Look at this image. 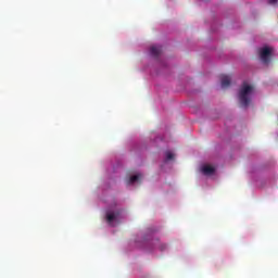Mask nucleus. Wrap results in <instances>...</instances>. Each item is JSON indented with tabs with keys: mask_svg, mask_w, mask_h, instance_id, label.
<instances>
[{
	"mask_svg": "<svg viewBox=\"0 0 278 278\" xmlns=\"http://www.w3.org/2000/svg\"><path fill=\"white\" fill-rule=\"evenodd\" d=\"M251 94H253V86L244 81L239 91V102L241 103L242 108H249L251 104Z\"/></svg>",
	"mask_w": 278,
	"mask_h": 278,
	"instance_id": "nucleus-1",
	"label": "nucleus"
},
{
	"mask_svg": "<svg viewBox=\"0 0 278 278\" xmlns=\"http://www.w3.org/2000/svg\"><path fill=\"white\" fill-rule=\"evenodd\" d=\"M270 55H273V50L268 47L261 48L260 58L263 64H268L270 62Z\"/></svg>",
	"mask_w": 278,
	"mask_h": 278,
	"instance_id": "nucleus-2",
	"label": "nucleus"
},
{
	"mask_svg": "<svg viewBox=\"0 0 278 278\" xmlns=\"http://www.w3.org/2000/svg\"><path fill=\"white\" fill-rule=\"evenodd\" d=\"M118 216H121V212H109L106 213V222L109 225H113L114 220H118Z\"/></svg>",
	"mask_w": 278,
	"mask_h": 278,
	"instance_id": "nucleus-3",
	"label": "nucleus"
},
{
	"mask_svg": "<svg viewBox=\"0 0 278 278\" xmlns=\"http://www.w3.org/2000/svg\"><path fill=\"white\" fill-rule=\"evenodd\" d=\"M150 53L153 58H160V54L162 53V46H152L150 48Z\"/></svg>",
	"mask_w": 278,
	"mask_h": 278,
	"instance_id": "nucleus-4",
	"label": "nucleus"
},
{
	"mask_svg": "<svg viewBox=\"0 0 278 278\" xmlns=\"http://www.w3.org/2000/svg\"><path fill=\"white\" fill-rule=\"evenodd\" d=\"M220 81H222V88H229V86H231V77L227 75H222Z\"/></svg>",
	"mask_w": 278,
	"mask_h": 278,
	"instance_id": "nucleus-5",
	"label": "nucleus"
},
{
	"mask_svg": "<svg viewBox=\"0 0 278 278\" xmlns=\"http://www.w3.org/2000/svg\"><path fill=\"white\" fill-rule=\"evenodd\" d=\"M215 170L216 169L214 168V166H211V165H204L202 167L203 175H214Z\"/></svg>",
	"mask_w": 278,
	"mask_h": 278,
	"instance_id": "nucleus-6",
	"label": "nucleus"
},
{
	"mask_svg": "<svg viewBox=\"0 0 278 278\" xmlns=\"http://www.w3.org/2000/svg\"><path fill=\"white\" fill-rule=\"evenodd\" d=\"M140 177H142L141 174H137V175H134L129 178V181L128 184H136V181H139L140 180Z\"/></svg>",
	"mask_w": 278,
	"mask_h": 278,
	"instance_id": "nucleus-7",
	"label": "nucleus"
},
{
	"mask_svg": "<svg viewBox=\"0 0 278 278\" xmlns=\"http://www.w3.org/2000/svg\"><path fill=\"white\" fill-rule=\"evenodd\" d=\"M165 155H166V161L167 162H170V160H175V154H173V152H170V151H167L165 153Z\"/></svg>",
	"mask_w": 278,
	"mask_h": 278,
	"instance_id": "nucleus-8",
	"label": "nucleus"
},
{
	"mask_svg": "<svg viewBox=\"0 0 278 278\" xmlns=\"http://www.w3.org/2000/svg\"><path fill=\"white\" fill-rule=\"evenodd\" d=\"M167 247L168 245H166V244H161L160 249H161V251H166Z\"/></svg>",
	"mask_w": 278,
	"mask_h": 278,
	"instance_id": "nucleus-9",
	"label": "nucleus"
},
{
	"mask_svg": "<svg viewBox=\"0 0 278 278\" xmlns=\"http://www.w3.org/2000/svg\"><path fill=\"white\" fill-rule=\"evenodd\" d=\"M277 1H278V0H268V3H269L270 5H275V3H277Z\"/></svg>",
	"mask_w": 278,
	"mask_h": 278,
	"instance_id": "nucleus-10",
	"label": "nucleus"
}]
</instances>
